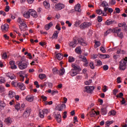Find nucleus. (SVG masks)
<instances>
[{"mask_svg": "<svg viewBox=\"0 0 127 127\" xmlns=\"http://www.w3.org/2000/svg\"><path fill=\"white\" fill-rule=\"evenodd\" d=\"M127 57L123 59L119 62V69L122 71H125L127 69Z\"/></svg>", "mask_w": 127, "mask_h": 127, "instance_id": "f257e3e1", "label": "nucleus"}, {"mask_svg": "<svg viewBox=\"0 0 127 127\" xmlns=\"http://www.w3.org/2000/svg\"><path fill=\"white\" fill-rule=\"evenodd\" d=\"M29 63H25L24 61H20L18 64V67L21 70H24L27 68V65H29Z\"/></svg>", "mask_w": 127, "mask_h": 127, "instance_id": "f03ea898", "label": "nucleus"}, {"mask_svg": "<svg viewBox=\"0 0 127 127\" xmlns=\"http://www.w3.org/2000/svg\"><path fill=\"white\" fill-rule=\"evenodd\" d=\"M112 32L113 33H115V32H121V29H119L118 28H115L113 29H109L105 33V36H107L109 33H112Z\"/></svg>", "mask_w": 127, "mask_h": 127, "instance_id": "7ed1b4c3", "label": "nucleus"}, {"mask_svg": "<svg viewBox=\"0 0 127 127\" xmlns=\"http://www.w3.org/2000/svg\"><path fill=\"white\" fill-rule=\"evenodd\" d=\"M92 24L90 22H84L80 24L79 27L81 29H86L88 27H90Z\"/></svg>", "mask_w": 127, "mask_h": 127, "instance_id": "20e7f679", "label": "nucleus"}, {"mask_svg": "<svg viewBox=\"0 0 127 127\" xmlns=\"http://www.w3.org/2000/svg\"><path fill=\"white\" fill-rule=\"evenodd\" d=\"M55 10H61L65 7V5L63 3H57L55 5Z\"/></svg>", "mask_w": 127, "mask_h": 127, "instance_id": "39448f33", "label": "nucleus"}, {"mask_svg": "<svg viewBox=\"0 0 127 127\" xmlns=\"http://www.w3.org/2000/svg\"><path fill=\"white\" fill-rule=\"evenodd\" d=\"M95 90V87L94 86H85V89L84 90V92H86L88 94H90L92 93Z\"/></svg>", "mask_w": 127, "mask_h": 127, "instance_id": "423d86ee", "label": "nucleus"}, {"mask_svg": "<svg viewBox=\"0 0 127 127\" xmlns=\"http://www.w3.org/2000/svg\"><path fill=\"white\" fill-rule=\"evenodd\" d=\"M30 113H31V109L28 108H26L24 112L23 117H25V118H28V117L30 116Z\"/></svg>", "mask_w": 127, "mask_h": 127, "instance_id": "0eeeda50", "label": "nucleus"}, {"mask_svg": "<svg viewBox=\"0 0 127 127\" xmlns=\"http://www.w3.org/2000/svg\"><path fill=\"white\" fill-rule=\"evenodd\" d=\"M78 43L82 45V46H86L87 45V43L85 42L84 39L82 38H78Z\"/></svg>", "mask_w": 127, "mask_h": 127, "instance_id": "6e6552de", "label": "nucleus"}, {"mask_svg": "<svg viewBox=\"0 0 127 127\" xmlns=\"http://www.w3.org/2000/svg\"><path fill=\"white\" fill-rule=\"evenodd\" d=\"M30 10H31V12H30V15H31V16H32V17H34V18H37V17L38 16V15H37V12L33 9H30Z\"/></svg>", "mask_w": 127, "mask_h": 127, "instance_id": "1a4fd4ad", "label": "nucleus"}, {"mask_svg": "<svg viewBox=\"0 0 127 127\" xmlns=\"http://www.w3.org/2000/svg\"><path fill=\"white\" fill-rule=\"evenodd\" d=\"M77 42V40H74V41L69 42V47H71V48H75V47L77 46V44H78Z\"/></svg>", "mask_w": 127, "mask_h": 127, "instance_id": "9d476101", "label": "nucleus"}, {"mask_svg": "<svg viewBox=\"0 0 127 127\" xmlns=\"http://www.w3.org/2000/svg\"><path fill=\"white\" fill-rule=\"evenodd\" d=\"M66 108V105L63 104L61 105H58L56 107L57 111H59L60 112H62L63 111V109Z\"/></svg>", "mask_w": 127, "mask_h": 127, "instance_id": "9b49d317", "label": "nucleus"}, {"mask_svg": "<svg viewBox=\"0 0 127 127\" xmlns=\"http://www.w3.org/2000/svg\"><path fill=\"white\" fill-rule=\"evenodd\" d=\"M11 69H14L17 68L16 65H15V62L13 61H11L9 62Z\"/></svg>", "mask_w": 127, "mask_h": 127, "instance_id": "f8f14e48", "label": "nucleus"}, {"mask_svg": "<svg viewBox=\"0 0 127 127\" xmlns=\"http://www.w3.org/2000/svg\"><path fill=\"white\" fill-rule=\"evenodd\" d=\"M72 67L74 68L73 70H75L76 71H77V72H80V71H82V69H81V67L77 64H72Z\"/></svg>", "mask_w": 127, "mask_h": 127, "instance_id": "ddd939ff", "label": "nucleus"}, {"mask_svg": "<svg viewBox=\"0 0 127 127\" xmlns=\"http://www.w3.org/2000/svg\"><path fill=\"white\" fill-rule=\"evenodd\" d=\"M31 11V10L29 9L27 11L25 12L23 14L24 17H25V18H30Z\"/></svg>", "mask_w": 127, "mask_h": 127, "instance_id": "4468645a", "label": "nucleus"}, {"mask_svg": "<svg viewBox=\"0 0 127 127\" xmlns=\"http://www.w3.org/2000/svg\"><path fill=\"white\" fill-rule=\"evenodd\" d=\"M1 28L2 29V31L3 32L8 31V24H4V25H2L1 26Z\"/></svg>", "mask_w": 127, "mask_h": 127, "instance_id": "2eb2a0df", "label": "nucleus"}, {"mask_svg": "<svg viewBox=\"0 0 127 127\" xmlns=\"http://www.w3.org/2000/svg\"><path fill=\"white\" fill-rule=\"evenodd\" d=\"M55 116V119L58 122V123H61L62 122L61 115L60 114H56Z\"/></svg>", "mask_w": 127, "mask_h": 127, "instance_id": "dca6fc26", "label": "nucleus"}, {"mask_svg": "<svg viewBox=\"0 0 127 127\" xmlns=\"http://www.w3.org/2000/svg\"><path fill=\"white\" fill-rule=\"evenodd\" d=\"M70 76L72 77H74L76 76L78 74V71L75 69H71V71L69 72Z\"/></svg>", "mask_w": 127, "mask_h": 127, "instance_id": "f3484780", "label": "nucleus"}, {"mask_svg": "<svg viewBox=\"0 0 127 127\" xmlns=\"http://www.w3.org/2000/svg\"><path fill=\"white\" fill-rule=\"evenodd\" d=\"M53 26V23L50 22L49 24H47L45 25V29L46 30H49L50 28H51Z\"/></svg>", "mask_w": 127, "mask_h": 127, "instance_id": "a211bd4d", "label": "nucleus"}, {"mask_svg": "<svg viewBox=\"0 0 127 127\" xmlns=\"http://www.w3.org/2000/svg\"><path fill=\"white\" fill-rule=\"evenodd\" d=\"M26 101H28V102H32L33 100H34V96H33L32 95H28L26 97Z\"/></svg>", "mask_w": 127, "mask_h": 127, "instance_id": "6ab92c4d", "label": "nucleus"}, {"mask_svg": "<svg viewBox=\"0 0 127 127\" xmlns=\"http://www.w3.org/2000/svg\"><path fill=\"white\" fill-rule=\"evenodd\" d=\"M94 111V109H92V111L90 113V116L91 118H93V117H94L96 116H98V115H99V114L100 113V112H96L95 111Z\"/></svg>", "mask_w": 127, "mask_h": 127, "instance_id": "aec40b11", "label": "nucleus"}, {"mask_svg": "<svg viewBox=\"0 0 127 127\" xmlns=\"http://www.w3.org/2000/svg\"><path fill=\"white\" fill-rule=\"evenodd\" d=\"M59 34V31H55L52 38V39H57L58 38V34Z\"/></svg>", "mask_w": 127, "mask_h": 127, "instance_id": "412c9836", "label": "nucleus"}, {"mask_svg": "<svg viewBox=\"0 0 127 127\" xmlns=\"http://www.w3.org/2000/svg\"><path fill=\"white\" fill-rule=\"evenodd\" d=\"M18 87L21 90V91H23L24 90H25V86H24V84L23 83H18Z\"/></svg>", "mask_w": 127, "mask_h": 127, "instance_id": "4be33fe9", "label": "nucleus"}, {"mask_svg": "<svg viewBox=\"0 0 127 127\" xmlns=\"http://www.w3.org/2000/svg\"><path fill=\"white\" fill-rule=\"evenodd\" d=\"M5 122L6 125L9 126L11 124V123H12V119H11L10 117H8L5 120Z\"/></svg>", "mask_w": 127, "mask_h": 127, "instance_id": "5701e85b", "label": "nucleus"}, {"mask_svg": "<svg viewBox=\"0 0 127 127\" xmlns=\"http://www.w3.org/2000/svg\"><path fill=\"white\" fill-rule=\"evenodd\" d=\"M8 96L9 98H10V99H12V98L15 97V93L13 91H9L8 92Z\"/></svg>", "mask_w": 127, "mask_h": 127, "instance_id": "b1692460", "label": "nucleus"}, {"mask_svg": "<svg viewBox=\"0 0 127 127\" xmlns=\"http://www.w3.org/2000/svg\"><path fill=\"white\" fill-rule=\"evenodd\" d=\"M19 27L21 31H22V29H23V28H27V25H26V24H25V22H24L23 23L19 25Z\"/></svg>", "mask_w": 127, "mask_h": 127, "instance_id": "393cba45", "label": "nucleus"}, {"mask_svg": "<svg viewBox=\"0 0 127 127\" xmlns=\"http://www.w3.org/2000/svg\"><path fill=\"white\" fill-rule=\"evenodd\" d=\"M43 4L45 8L48 9L49 7H50V3H49V2H47V1H44L43 3Z\"/></svg>", "mask_w": 127, "mask_h": 127, "instance_id": "a878e982", "label": "nucleus"}, {"mask_svg": "<svg viewBox=\"0 0 127 127\" xmlns=\"http://www.w3.org/2000/svg\"><path fill=\"white\" fill-rule=\"evenodd\" d=\"M56 57H57V59H58V60H62V59H63V57H64V56H63V54H62L61 53H58V54H57Z\"/></svg>", "mask_w": 127, "mask_h": 127, "instance_id": "bb28decb", "label": "nucleus"}, {"mask_svg": "<svg viewBox=\"0 0 127 127\" xmlns=\"http://www.w3.org/2000/svg\"><path fill=\"white\" fill-rule=\"evenodd\" d=\"M101 115L105 116L106 114H108V111H107V108H102L101 111Z\"/></svg>", "mask_w": 127, "mask_h": 127, "instance_id": "cd10ccee", "label": "nucleus"}, {"mask_svg": "<svg viewBox=\"0 0 127 127\" xmlns=\"http://www.w3.org/2000/svg\"><path fill=\"white\" fill-rule=\"evenodd\" d=\"M105 23L106 25H111V24H114V23H115V21L112 20H107Z\"/></svg>", "mask_w": 127, "mask_h": 127, "instance_id": "c85d7f7f", "label": "nucleus"}, {"mask_svg": "<svg viewBox=\"0 0 127 127\" xmlns=\"http://www.w3.org/2000/svg\"><path fill=\"white\" fill-rule=\"evenodd\" d=\"M100 58H102V59H106V58H110V55H99Z\"/></svg>", "mask_w": 127, "mask_h": 127, "instance_id": "c756f323", "label": "nucleus"}, {"mask_svg": "<svg viewBox=\"0 0 127 127\" xmlns=\"http://www.w3.org/2000/svg\"><path fill=\"white\" fill-rule=\"evenodd\" d=\"M65 74V69L64 67H62L59 70L60 76H62Z\"/></svg>", "mask_w": 127, "mask_h": 127, "instance_id": "7c9ffc66", "label": "nucleus"}, {"mask_svg": "<svg viewBox=\"0 0 127 127\" xmlns=\"http://www.w3.org/2000/svg\"><path fill=\"white\" fill-rule=\"evenodd\" d=\"M95 63L96 64V66H102V61H101L100 60H95Z\"/></svg>", "mask_w": 127, "mask_h": 127, "instance_id": "2f4dec72", "label": "nucleus"}, {"mask_svg": "<svg viewBox=\"0 0 127 127\" xmlns=\"http://www.w3.org/2000/svg\"><path fill=\"white\" fill-rule=\"evenodd\" d=\"M39 116L40 118H41V119H43V118H44V114L43 113V111H42V110H40Z\"/></svg>", "mask_w": 127, "mask_h": 127, "instance_id": "473e14b6", "label": "nucleus"}, {"mask_svg": "<svg viewBox=\"0 0 127 127\" xmlns=\"http://www.w3.org/2000/svg\"><path fill=\"white\" fill-rule=\"evenodd\" d=\"M17 22L20 24V25L22 24L24 22V20L23 19H21V18L19 17L17 20Z\"/></svg>", "mask_w": 127, "mask_h": 127, "instance_id": "72a5a7b5", "label": "nucleus"}, {"mask_svg": "<svg viewBox=\"0 0 127 127\" xmlns=\"http://www.w3.org/2000/svg\"><path fill=\"white\" fill-rule=\"evenodd\" d=\"M75 61V58L73 57L69 56L68 57V62L69 63H72V62H74Z\"/></svg>", "mask_w": 127, "mask_h": 127, "instance_id": "f704fd0d", "label": "nucleus"}, {"mask_svg": "<svg viewBox=\"0 0 127 127\" xmlns=\"http://www.w3.org/2000/svg\"><path fill=\"white\" fill-rule=\"evenodd\" d=\"M15 110H16V111H19L20 110V104L17 103L15 105Z\"/></svg>", "mask_w": 127, "mask_h": 127, "instance_id": "c9c22d12", "label": "nucleus"}, {"mask_svg": "<svg viewBox=\"0 0 127 127\" xmlns=\"http://www.w3.org/2000/svg\"><path fill=\"white\" fill-rule=\"evenodd\" d=\"M80 4H77V5H76L74 7V9L76 11H78V12H80Z\"/></svg>", "mask_w": 127, "mask_h": 127, "instance_id": "e433bc0d", "label": "nucleus"}, {"mask_svg": "<svg viewBox=\"0 0 127 127\" xmlns=\"http://www.w3.org/2000/svg\"><path fill=\"white\" fill-rule=\"evenodd\" d=\"M101 45V43L99 41H96L95 43L94 48H98Z\"/></svg>", "mask_w": 127, "mask_h": 127, "instance_id": "4c0bfd02", "label": "nucleus"}, {"mask_svg": "<svg viewBox=\"0 0 127 127\" xmlns=\"http://www.w3.org/2000/svg\"><path fill=\"white\" fill-rule=\"evenodd\" d=\"M21 73H22V71H20V80L21 82H23L24 81V77L21 74Z\"/></svg>", "mask_w": 127, "mask_h": 127, "instance_id": "58836bf2", "label": "nucleus"}, {"mask_svg": "<svg viewBox=\"0 0 127 127\" xmlns=\"http://www.w3.org/2000/svg\"><path fill=\"white\" fill-rule=\"evenodd\" d=\"M116 112L115 110H112L108 113L109 116H116Z\"/></svg>", "mask_w": 127, "mask_h": 127, "instance_id": "ea45409f", "label": "nucleus"}, {"mask_svg": "<svg viewBox=\"0 0 127 127\" xmlns=\"http://www.w3.org/2000/svg\"><path fill=\"white\" fill-rule=\"evenodd\" d=\"M39 78H40V79H41V80H42L43 79L46 78V75L45 74L41 73L39 75Z\"/></svg>", "mask_w": 127, "mask_h": 127, "instance_id": "a19ab883", "label": "nucleus"}, {"mask_svg": "<svg viewBox=\"0 0 127 127\" xmlns=\"http://www.w3.org/2000/svg\"><path fill=\"white\" fill-rule=\"evenodd\" d=\"M79 58H80V59H82V62L87 61V58L84 56L80 55L79 56Z\"/></svg>", "mask_w": 127, "mask_h": 127, "instance_id": "79ce46f5", "label": "nucleus"}, {"mask_svg": "<svg viewBox=\"0 0 127 127\" xmlns=\"http://www.w3.org/2000/svg\"><path fill=\"white\" fill-rule=\"evenodd\" d=\"M96 12L97 14H99V15H101V14H103L104 12H103V11L101 10V9H97L96 10Z\"/></svg>", "mask_w": 127, "mask_h": 127, "instance_id": "37998d69", "label": "nucleus"}, {"mask_svg": "<svg viewBox=\"0 0 127 127\" xmlns=\"http://www.w3.org/2000/svg\"><path fill=\"white\" fill-rule=\"evenodd\" d=\"M5 82V79L3 77H0V84H3Z\"/></svg>", "mask_w": 127, "mask_h": 127, "instance_id": "c03bdc74", "label": "nucleus"}, {"mask_svg": "<svg viewBox=\"0 0 127 127\" xmlns=\"http://www.w3.org/2000/svg\"><path fill=\"white\" fill-rule=\"evenodd\" d=\"M6 104L4 103L3 101H0V107H2V108H4L5 107Z\"/></svg>", "mask_w": 127, "mask_h": 127, "instance_id": "a18cd8bd", "label": "nucleus"}, {"mask_svg": "<svg viewBox=\"0 0 127 127\" xmlns=\"http://www.w3.org/2000/svg\"><path fill=\"white\" fill-rule=\"evenodd\" d=\"M75 51L77 53H81V52H82V51H81V47H78L76 48Z\"/></svg>", "mask_w": 127, "mask_h": 127, "instance_id": "49530a36", "label": "nucleus"}, {"mask_svg": "<svg viewBox=\"0 0 127 127\" xmlns=\"http://www.w3.org/2000/svg\"><path fill=\"white\" fill-rule=\"evenodd\" d=\"M116 97L117 98H120L121 99H122L123 98L122 97H124V93L120 92L118 95H116Z\"/></svg>", "mask_w": 127, "mask_h": 127, "instance_id": "de8ad7c7", "label": "nucleus"}, {"mask_svg": "<svg viewBox=\"0 0 127 127\" xmlns=\"http://www.w3.org/2000/svg\"><path fill=\"white\" fill-rule=\"evenodd\" d=\"M53 72L55 75H56V74H58L59 70H58L56 68H55L53 69Z\"/></svg>", "mask_w": 127, "mask_h": 127, "instance_id": "09e8293b", "label": "nucleus"}, {"mask_svg": "<svg viewBox=\"0 0 127 127\" xmlns=\"http://www.w3.org/2000/svg\"><path fill=\"white\" fill-rule=\"evenodd\" d=\"M11 85H12V86H14V87H18V83L15 81H12Z\"/></svg>", "mask_w": 127, "mask_h": 127, "instance_id": "8fccbe9b", "label": "nucleus"}, {"mask_svg": "<svg viewBox=\"0 0 127 127\" xmlns=\"http://www.w3.org/2000/svg\"><path fill=\"white\" fill-rule=\"evenodd\" d=\"M106 3H107V2L106 1H103L101 2L100 6H102L103 7H106Z\"/></svg>", "mask_w": 127, "mask_h": 127, "instance_id": "3c124183", "label": "nucleus"}, {"mask_svg": "<svg viewBox=\"0 0 127 127\" xmlns=\"http://www.w3.org/2000/svg\"><path fill=\"white\" fill-rule=\"evenodd\" d=\"M114 123V121H108L106 122V126H110V125H112V124H113Z\"/></svg>", "mask_w": 127, "mask_h": 127, "instance_id": "603ef678", "label": "nucleus"}, {"mask_svg": "<svg viewBox=\"0 0 127 127\" xmlns=\"http://www.w3.org/2000/svg\"><path fill=\"white\" fill-rule=\"evenodd\" d=\"M56 29L60 31L61 30V27H60V24H57V25L55 27Z\"/></svg>", "mask_w": 127, "mask_h": 127, "instance_id": "864d4df0", "label": "nucleus"}, {"mask_svg": "<svg viewBox=\"0 0 127 127\" xmlns=\"http://www.w3.org/2000/svg\"><path fill=\"white\" fill-rule=\"evenodd\" d=\"M103 68L104 71H107V70L109 69V66H108L107 64H105L103 66Z\"/></svg>", "mask_w": 127, "mask_h": 127, "instance_id": "5fc2aeb1", "label": "nucleus"}, {"mask_svg": "<svg viewBox=\"0 0 127 127\" xmlns=\"http://www.w3.org/2000/svg\"><path fill=\"white\" fill-rule=\"evenodd\" d=\"M104 9L105 12H103V15L106 16L107 15V10L108 11L109 8L105 7Z\"/></svg>", "mask_w": 127, "mask_h": 127, "instance_id": "6e6d98bb", "label": "nucleus"}, {"mask_svg": "<svg viewBox=\"0 0 127 127\" xmlns=\"http://www.w3.org/2000/svg\"><path fill=\"white\" fill-rule=\"evenodd\" d=\"M89 66L91 69H94L95 66H94V63L93 62H91L89 64Z\"/></svg>", "mask_w": 127, "mask_h": 127, "instance_id": "4d7b16f0", "label": "nucleus"}, {"mask_svg": "<svg viewBox=\"0 0 127 127\" xmlns=\"http://www.w3.org/2000/svg\"><path fill=\"white\" fill-rule=\"evenodd\" d=\"M2 58L3 59H6L7 58V55L6 54V53H4L2 56Z\"/></svg>", "mask_w": 127, "mask_h": 127, "instance_id": "13d9d810", "label": "nucleus"}, {"mask_svg": "<svg viewBox=\"0 0 127 127\" xmlns=\"http://www.w3.org/2000/svg\"><path fill=\"white\" fill-rule=\"evenodd\" d=\"M115 33H117V35L119 36V37H120V38H123V34L122 32L120 33V32H115Z\"/></svg>", "mask_w": 127, "mask_h": 127, "instance_id": "bf43d9fd", "label": "nucleus"}, {"mask_svg": "<svg viewBox=\"0 0 127 127\" xmlns=\"http://www.w3.org/2000/svg\"><path fill=\"white\" fill-rule=\"evenodd\" d=\"M85 85H90L92 83V79H89L88 81H85Z\"/></svg>", "mask_w": 127, "mask_h": 127, "instance_id": "052dcab7", "label": "nucleus"}, {"mask_svg": "<svg viewBox=\"0 0 127 127\" xmlns=\"http://www.w3.org/2000/svg\"><path fill=\"white\" fill-rule=\"evenodd\" d=\"M98 22H102V21H103V17H102V16H98Z\"/></svg>", "mask_w": 127, "mask_h": 127, "instance_id": "680f3d73", "label": "nucleus"}, {"mask_svg": "<svg viewBox=\"0 0 127 127\" xmlns=\"http://www.w3.org/2000/svg\"><path fill=\"white\" fill-rule=\"evenodd\" d=\"M122 100L121 101V105H125V104H126V100L124 97H122Z\"/></svg>", "mask_w": 127, "mask_h": 127, "instance_id": "e2e57ef3", "label": "nucleus"}, {"mask_svg": "<svg viewBox=\"0 0 127 127\" xmlns=\"http://www.w3.org/2000/svg\"><path fill=\"white\" fill-rule=\"evenodd\" d=\"M41 99H43L44 102L47 101V97L44 96V95H42L41 96Z\"/></svg>", "mask_w": 127, "mask_h": 127, "instance_id": "0e129e2a", "label": "nucleus"}, {"mask_svg": "<svg viewBox=\"0 0 127 127\" xmlns=\"http://www.w3.org/2000/svg\"><path fill=\"white\" fill-rule=\"evenodd\" d=\"M42 112H43V113L44 114V115H47V114H48L49 113V111H48V110L47 109H43L42 110Z\"/></svg>", "mask_w": 127, "mask_h": 127, "instance_id": "69168bd1", "label": "nucleus"}, {"mask_svg": "<svg viewBox=\"0 0 127 127\" xmlns=\"http://www.w3.org/2000/svg\"><path fill=\"white\" fill-rule=\"evenodd\" d=\"M124 25H126V22H123L122 24L121 23L118 24V26L119 27H123Z\"/></svg>", "mask_w": 127, "mask_h": 127, "instance_id": "338daca9", "label": "nucleus"}, {"mask_svg": "<svg viewBox=\"0 0 127 127\" xmlns=\"http://www.w3.org/2000/svg\"><path fill=\"white\" fill-rule=\"evenodd\" d=\"M100 51H101L103 53H106V50L104 48V47H100Z\"/></svg>", "mask_w": 127, "mask_h": 127, "instance_id": "774afa93", "label": "nucleus"}]
</instances>
